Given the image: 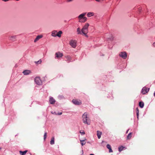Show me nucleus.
Instances as JSON below:
<instances>
[{"label": "nucleus", "mask_w": 155, "mask_h": 155, "mask_svg": "<svg viewBox=\"0 0 155 155\" xmlns=\"http://www.w3.org/2000/svg\"><path fill=\"white\" fill-rule=\"evenodd\" d=\"M89 26V24L88 23H86L83 26L81 29V32L80 31V29L78 28L77 29V32L78 34H81V32L86 37H87V34L88 32V28Z\"/></svg>", "instance_id": "f257e3e1"}, {"label": "nucleus", "mask_w": 155, "mask_h": 155, "mask_svg": "<svg viewBox=\"0 0 155 155\" xmlns=\"http://www.w3.org/2000/svg\"><path fill=\"white\" fill-rule=\"evenodd\" d=\"M87 112H85L82 116V121L83 122L87 125L90 124V120L87 116Z\"/></svg>", "instance_id": "f03ea898"}, {"label": "nucleus", "mask_w": 155, "mask_h": 155, "mask_svg": "<svg viewBox=\"0 0 155 155\" xmlns=\"http://www.w3.org/2000/svg\"><path fill=\"white\" fill-rule=\"evenodd\" d=\"M70 45L73 48H75L76 46V41L74 40H72L70 41Z\"/></svg>", "instance_id": "7ed1b4c3"}, {"label": "nucleus", "mask_w": 155, "mask_h": 155, "mask_svg": "<svg viewBox=\"0 0 155 155\" xmlns=\"http://www.w3.org/2000/svg\"><path fill=\"white\" fill-rule=\"evenodd\" d=\"M86 13H83L79 15L78 17V18L79 19V22H81L82 21V20L83 19L85 15H86Z\"/></svg>", "instance_id": "20e7f679"}, {"label": "nucleus", "mask_w": 155, "mask_h": 155, "mask_svg": "<svg viewBox=\"0 0 155 155\" xmlns=\"http://www.w3.org/2000/svg\"><path fill=\"white\" fill-rule=\"evenodd\" d=\"M35 81L36 83L38 85L41 84L42 81L39 77H36L35 79Z\"/></svg>", "instance_id": "39448f33"}, {"label": "nucleus", "mask_w": 155, "mask_h": 155, "mask_svg": "<svg viewBox=\"0 0 155 155\" xmlns=\"http://www.w3.org/2000/svg\"><path fill=\"white\" fill-rule=\"evenodd\" d=\"M55 58H57L58 59L60 58H61L63 55V53H61L60 52H56L55 54Z\"/></svg>", "instance_id": "423d86ee"}, {"label": "nucleus", "mask_w": 155, "mask_h": 155, "mask_svg": "<svg viewBox=\"0 0 155 155\" xmlns=\"http://www.w3.org/2000/svg\"><path fill=\"white\" fill-rule=\"evenodd\" d=\"M149 88H147L146 87H144L142 88L141 93L143 94H145L149 91Z\"/></svg>", "instance_id": "0eeeda50"}, {"label": "nucleus", "mask_w": 155, "mask_h": 155, "mask_svg": "<svg viewBox=\"0 0 155 155\" xmlns=\"http://www.w3.org/2000/svg\"><path fill=\"white\" fill-rule=\"evenodd\" d=\"M119 55L123 58L125 59L127 58V55L125 52H121L119 54Z\"/></svg>", "instance_id": "6e6552de"}, {"label": "nucleus", "mask_w": 155, "mask_h": 155, "mask_svg": "<svg viewBox=\"0 0 155 155\" xmlns=\"http://www.w3.org/2000/svg\"><path fill=\"white\" fill-rule=\"evenodd\" d=\"M72 102L76 105H81V101L80 100H78L76 99H73L72 101Z\"/></svg>", "instance_id": "1a4fd4ad"}, {"label": "nucleus", "mask_w": 155, "mask_h": 155, "mask_svg": "<svg viewBox=\"0 0 155 155\" xmlns=\"http://www.w3.org/2000/svg\"><path fill=\"white\" fill-rule=\"evenodd\" d=\"M49 102L51 104H54L55 102V99L53 97H50L49 99Z\"/></svg>", "instance_id": "9d476101"}, {"label": "nucleus", "mask_w": 155, "mask_h": 155, "mask_svg": "<svg viewBox=\"0 0 155 155\" xmlns=\"http://www.w3.org/2000/svg\"><path fill=\"white\" fill-rule=\"evenodd\" d=\"M31 73V71L29 70H25L23 72V73L24 75H28Z\"/></svg>", "instance_id": "9b49d317"}, {"label": "nucleus", "mask_w": 155, "mask_h": 155, "mask_svg": "<svg viewBox=\"0 0 155 155\" xmlns=\"http://www.w3.org/2000/svg\"><path fill=\"white\" fill-rule=\"evenodd\" d=\"M42 35H39L37 36L36 38L34 40V42H36L37 41H38L41 38H42Z\"/></svg>", "instance_id": "f8f14e48"}, {"label": "nucleus", "mask_w": 155, "mask_h": 155, "mask_svg": "<svg viewBox=\"0 0 155 155\" xmlns=\"http://www.w3.org/2000/svg\"><path fill=\"white\" fill-rule=\"evenodd\" d=\"M65 58L67 59V61L68 62H69L71 61V58L69 56H65Z\"/></svg>", "instance_id": "ddd939ff"}, {"label": "nucleus", "mask_w": 155, "mask_h": 155, "mask_svg": "<svg viewBox=\"0 0 155 155\" xmlns=\"http://www.w3.org/2000/svg\"><path fill=\"white\" fill-rule=\"evenodd\" d=\"M102 134V132L99 131H97V135L98 138L100 139L101 137V136Z\"/></svg>", "instance_id": "4468645a"}, {"label": "nucleus", "mask_w": 155, "mask_h": 155, "mask_svg": "<svg viewBox=\"0 0 155 155\" xmlns=\"http://www.w3.org/2000/svg\"><path fill=\"white\" fill-rule=\"evenodd\" d=\"M107 147L109 149V152H113V150H112L110 145L109 144H107Z\"/></svg>", "instance_id": "2eb2a0df"}, {"label": "nucleus", "mask_w": 155, "mask_h": 155, "mask_svg": "<svg viewBox=\"0 0 155 155\" xmlns=\"http://www.w3.org/2000/svg\"><path fill=\"white\" fill-rule=\"evenodd\" d=\"M57 34V31H54L52 32V35L53 37H55L57 36L56 35Z\"/></svg>", "instance_id": "dca6fc26"}, {"label": "nucleus", "mask_w": 155, "mask_h": 155, "mask_svg": "<svg viewBox=\"0 0 155 155\" xmlns=\"http://www.w3.org/2000/svg\"><path fill=\"white\" fill-rule=\"evenodd\" d=\"M27 152L28 150H26L24 151H20L19 153L21 155H25Z\"/></svg>", "instance_id": "f3484780"}, {"label": "nucleus", "mask_w": 155, "mask_h": 155, "mask_svg": "<svg viewBox=\"0 0 155 155\" xmlns=\"http://www.w3.org/2000/svg\"><path fill=\"white\" fill-rule=\"evenodd\" d=\"M86 140V138H85L84 139L82 140H80V142L81 143L82 146H83L84 145H85L86 143V142L85 141V140Z\"/></svg>", "instance_id": "a211bd4d"}, {"label": "nucleus", "mask_w": 155, "mask_h": 155, "mask_svg": "<svg viewBox=\"0 0 155 155\" xmlns=\"http://www.w3.org/2000/svg\"><path fill=\"white\" fill-rule=\"evenodd\" d=\"M94 15V13L92 12H89L87 14V15L88 17H90Z\"/></svg>", "instance_id": "6ab92c4d"}, {"label": "nucleus", "mask_w": 155, "mask_h": 155, "mask_svg": "<svg viewBox=\"0 0 155 155\" xmlns=\"http://www.w3.org/2000/svg\"><path fill=\"white\" fill-rule=\"evenodd\" d=\"M54 143V138L52 137L50 141V144L51 145H53Z\"/></svg>", "instance_id": "aec40b11"}, {"label": "nucleus", "mask_w": 155, "mask_h": 155, "mask_svg": "<svg viewBox=\"0 0 155 155\" xmlns=\"http://www.w3.org/2000/svg\"><path fill=\"white\" fill-rule=\"evenodd\" d=\"M62 31H59L58 32H57V35H56L57 36L60 37H61V35L62 34Z\"/></svg>", "instance_id": "412c9836"}, {"label": "nucleus", "mask_w": 155, "mask_h": 155, "mask_svg": "<svg viewBox=\"0 0 155 155\" xmlns=\"http://www.w3.org/2000/svg\"><path fill=\"white\" fill-rule=\"evenodd\" d=\"M139 106L141 108L143 107L144 104L143 102H140L139 103Z\"/></svg>", "instance_id": "4be33fe9"}, {"label": "nucleus", "mask_w": 155, "mask_h": 155, "mask_svg": "<svg viewBox=\"0 0 155 155\" xmlns=\"http://www.w3.org/2000/svg\"><path fill=\"white\" fill-rule=\"evenodd\" d=\"M132 137V133H130L127 136V139H130Z\"/></svg>", "instance_id": "5701e85b"}, {"label": "nucleus", "mask_w": 155, "mask_h": 155, "mask_svg": "<svg viewBox=\"0 0 155 155\" xmlns=\"http://www.w3.org/2000/svg\"><path fill=\"white\" fill-rule=\"evenodd\" d=\"M136 112L137 113V118L138 119L139 117V109L138 107H137L136 109Z\"/></svg>", "instance_id": "b1692460"}, {"label": "nucleus", "mask_w": 155, "mask_h": 155, "mask_svg": "<svg viewBox=\"0 0 155 155\" xmlns=\"http://www.w3.org/2000/svg\"><path fill=\"white\" fill-rule=\"evenodd\" d=\"M16 38V36H11L10 37V39L12 41H14Z\"/></svg>", "instance_id": "393cba45"}, {"label": "nucleus", "mask_w": 155, "mask_h": 155, "mask_svg": "<svg viewBox=\"0 0 155 155\" xmlns=\"http://www.w3.org/2000/svg\"><path fill=\"white\" fill-rule=\"evenodd\" d=\"M87 20V18L86 17H84L83 19L82 20V21L81 22H84Z\"/></svg>", "instance_id": "a878e982"}, {"label": "nucleus", "mask_w": 155, "mask_h": 155, "mask_svg": "<svg viewBox=\"0 0 155 155\" xmlns=\"http://www.w3.org/2000/svg\"><path fill=\"white\" fill-rule=\"evenodd\" d=\"M123 148H124V147L123 146H121V147H119V148H118L119 151L120 152L122 150H123Z\"/></svg>", "instance_id": "bb28decb"}, {"label": "nucleus", "mask_w": 155, "mask_h": 155, "mask_svg": "<svg viewBox=\"0 0 155 155\" xmlns=\"http://www.w3.org/2000/svg\"><path fill=\"white\" fill-rule=\"evenodd\" d=\"M41 62V59L39 60L37 62H35V63L37 64H40Z\"/></svg>", "instance_id": "cd10ccee"}, {"label": "nucleus", "mask_w": 155, "mask_h": 155, "mask_svg": "<svg viewBox=\"0 0 155 155\" xmlns=\"http://www.w3.org/2000/svg\"><path fill=\"white\" fill-rule=\"evenodd\" d=\"M47 133H45L44 134V140H45V139H46V138L47 137Z\"/></svg>", "instance_id": "c85d7f7f"}, {"label": "nucleus", "mask_w": 155, "mask_h": 155, "mask_svg": "<svg viewBox=\"0 0 155 155\" xmlns=\"http://www.w3.org/2000/svg\"><path fill=\"white\" fill-rule=\"evenodd\" d=\"M80 133L82 135H84L85 134V132L83 130L82 131H80Z\"/></svg>", "instance_id": "c756f323"}, {"label": "nucleus", "mask_w": 155, "mask_h": 155, "mask_svg": "<svg viewBox=\"0 0 155 155\" xmlns=\"http://www.w3.org/2000/svg\"><path fill=\"white\" fill-rule=\"evenodd\" d=\"M56 115H61L62 114V112H61V113H58V114H55Z\"/></svg>", "instance_id": "7c9ffc66"}, {"label": "nucleus", "mask_w": 155, "mask_h": 155, "mask_svg": "<svg viewBox=\"0 0 155 155\" xmlns=\"http://www.w3.org/2000/svg\"><path fill=\"white\" fill-rule=\"evenodd\" d=\"M153 46L155 47V42H154L153 43Z\"/></svg>", "instance_id": "2f4dec72"}, {"label": "nucleus", "mask_w": 155, "mask_h": 155, "mask_svg": "<svg viewBox=\"0 0 155 155\" xmlns=\"http://www.w3.org/2000/svg\"><path fill=\"white\" fill-rule=\"evenodd\" d=\"M73 0H67V2H69L72 1Z\"/></svg>", "instance_id": "473e14b6"}, {"label": "nucleus", "mask_w": 155, "mask_h": 155, "mask_svg": "<svg viewBox=\"0 0 155 155\" xmlns=\"http://www.w3.org/2000/svg\"><path fill=\"white\" fill-rule=\"evenodd\" d=\"M154 96L155 97V91L154 92Z\"/></svg>", "instance_id": "72a5a7b5"}, {"label": "nucleus", "mask_w": 155, "mask_h": 155, "mask_svg": "<svg viewBox=\"0 0 155 155\" xmlns=\"http://www.w3.org/2000/svg\"><path fill=\"white\" fill-rule=\"evenodd\" d=\"M128 131H129V130H128L127 131V132H126V133H128Z\"/></svg>", "instance_id": "f704fd0d"}, {"label": "nucleus", "mask_w": 155, "mask_h": 155, "mask_svg": "<svg viewBox=\"0 0 155 155\" xmlns=\"http://www.w3.org/2000/svg\"><path fill=\"white\" fill-rule=\"evenodd\" d=\"M90 155H94L93 154H91Z\"/></svg>", "instance_id": "c9c22d12"}, {"label": "nucleus", "mask_w": 155, "mask_h": 155, "mask_svg": "<svg viewBox=\"0 0 155 155\" xmlns=\"http://www.w3.org/2000/svg\"><path fill=\"white\" fill-rule=\"evenodd\" d=\"M1 148L0 147V150H1Z\"/></svg>", "instance_id": "e433bc0d"}]
</instances>
